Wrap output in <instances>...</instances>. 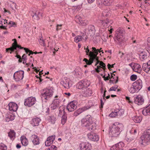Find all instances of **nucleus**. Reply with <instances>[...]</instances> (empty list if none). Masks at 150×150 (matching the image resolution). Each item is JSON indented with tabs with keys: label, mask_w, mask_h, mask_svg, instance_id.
I'll list each match as a JSON object with an SVG mask.
<instances>
[{
	"label": "nucleus",
	"mask_w": 150,
	"mask_h": 150,
	"mask_svg": "<svg viewBox=\"0 0 150 150\" xmlns=\"http://www.w3.org/2000/svg\"><path fill=\"white\" fill-rule=\"evenodd\" d=\"M123 125L117 122L114 123L110 128L109 134L110 136L112 137H117L122 131Z\"/></svg>",
	"instance_id": "nucleus-1"
},
{
	"label": "nucleus",
	"mask_w": 150,
	"mask_h": 150,
	"mask_svg": "<svg viewBox=\"0 0 150 150\" xmlns=\"http://www.w3.org/2000/svg\"><path fill=\"white\" fill-rule=\"evenodd\" d=\"M92 50L93 52L90 51L89 49H88V47L87 48H85L84 47V49H86V53L87 54H88V53L89 52V56L90 57V59L89 60L86 58H84L83 61H85L87 64L91 65L95 59L98 57L97 56L99 51V49H96L95 47H92Z\"/></svg>",
	"instance_id": "nucleus-2"
},
{
	"label": "nucleus",
	"mask_w": 150,
	"mask_h": 150,
	"mask_svg": "<svg viewBox=\"0 0 150 150\" xmlns=\"http://www.w3.org/2000/svg\"><path fill=\"white\" fill-rule=\"evenodd\" d=\"M141 141L139 142L141 146L144 147L150 141V127H148L144 132V134L141 137Z\"/></svg>",
	"instance_id": "nucleus-3"
},
{
	"label": "nucleus",
	"mask_w": 150,
	"mask_h": 150,
	"mask_svg": "<svg viewBox=\"0 0 150 150\" xmlns=\"http://www.w3.org/2000/svg\"><path fill=\"white\" fill-rule=\"evenodd\" d=\"M54 88L52 87H49L43 90L44 92L42 93V98L48 100L52 97L54 93Z\"/></svg>",
	"instance_id": "nucleus-4"
},
{
	"label": "nucleus",
	"mask_w": 150,
	"mask_h": 150,
	"mask_svg": "<svg viewBox=\"0 0 150 150\" xmlns=\"http://www.w3.org/2000/svg\"><path fill=\"white\" fill-rule=\"evenodd\" d=\"M123 32V29L120 28H118L116 31L115 37L114 39L115 41L117 43L121 44L123 40V36L121 35Z\"/></svg>",
	"instance_id": "nucleus-5"
},
{
	"label": "nucleus",
	"mask_w": 150,
	"mask_h": 150,
	"mask_svg": "<svg viewBox=\"0 0 150 150\" xmlns=\"http://www.w3.org/2000/svg\"><path fill=\"white\" fill-rule=\"evenodd\" d=\"M30 13L34 21L38 20L40 19V17L42 16V13L40 11L35 8L30 11Z\"/></svg>",
	"instance_id": "nucleus-6"
},
{
	"label": "nucleus",
	"mask_w": 150,
	"mask_h": 150,
	"mask_svg": "<svg viewBox=\"0 0 150 150\" xmlns=\"http://www.w3.org/2000/svg\"><path fill=\"white\" fill-rule=\"evenodd\" d=\"M92 119L90 115H88L81 120L82 125L87 127L92 122Z\"/></svg>",
	"instance_id": "nucleus-7"
},
{
	"label": "nucleus",
	"mask_w": 150,
	"mask_h": 150,
	"mask_svg": "<svg viewBox=\"0 0 150 150\" xmlns=\"http://www.w3.org/2000/svg\"><path fill=\"white\" fill-rule=\"evenodd\" d=\"M24 72L23 70L16 71L13 75V78L16 81L22 80L24 77Z\"/></svg>",
	"instance_id": "nucleus-8"
},
{
	"label": "nucleus",
	"mask_w": 150,
	"mask_h": 150,
	"mask_svg": "<svg viewBox=\"0 0 150 150\" xmlns=\"http://www.w3.org/2000/svg\"><path fill=\"white\" fill-rule=\"evenodd\" d=\"M129 65L132 68L134 71L139 74L142 73V69L139 64L133 62L129 64Z\"/></svg>",
	"instance_id": "nucleus-9"
},
{
	"label": "nucleus",
	"mask_w": 150,
	"mask_h": 150,
	"mask_svg": "<svg viewBox=\"0 0 150 150\" xmlns=\"http://www.w3.org/2000/svg\"><path fill=\"white\" fill-rule=\"evenodd\" d=\"M36 102L35 98L31 97L25 100L24 105H25L30 107L33 105Z\"/></svg>",
	"instance_id": "nucleus-10"
},
{
	"label": "nucleus",
	"mask_w": 150,
	"mask_h": 150,
	"mask_svg": "<svg viewBox=\"0 0 150 150\" xmlns=\"http://www.w3.org/2000/svg\"><path fill=\"white\" fill-rule=\"evenodd\" d=\"M124 144L123 142H120L117 144L113 145L110 148V150H123Z\"/></svg>",
	"instance_id": "nucleus-11"
},
{
	"label": "nucleus",
	"mask_w": 150,
	"mask_h": 150,
	"mask_svg": "<svg viewBox=\"0 0 150 150\" xmlns=\"http://www.w3.org/2000/svg\"><path fill=\"white\" fill-rule=\"evenodd\" d=\"M77 108L76 103L74 101L71 102L69 103L67 106V108L69 112L74 111Z\"/></svg>",
	"instance_id": "nucleus-12"
},
{
	"label": "nucleus",
	"mask_w": 150,
	"mask_h": 150,
	"mask_svg": "<svg viewBox=\"0 0 150 150\" xmlns=\"http://www.w3.org/2000/svg\"><path fill=\"white\" fill-rule=\"evenodd\" d=\"M81 93L83 96L87 97L91 96L93 92L91 89L86 87L82 89Z\"/></svg>",
	"instance_id": "nucleus-13"
},
{
	"label": "nucleus",
	"mask_w": 150,
	"mask_h": 150,
	"mask_svg": "<svg viewBox=\"0 0 150 150\" xmlns=\"http://www.w3.org/2000/svg\"><path fill=\"white\" fill-rule=\"evenodd\" d=\"M81 150H90L91 148L90 144L88 142H83L80 145Z\"/></svg>",
	"instance_id": "nucleus-14"
},
{
	"label": "nucleus",
	"mask_w": 150,
	"mask_h": 150,
	"mask_svg": "<svg viewBox=\"0 0 150 150\" xmlns=\"http://www.w3.org/2000/svg\"><path fill=\"white\" fill-rule=\"evenodd\" d=\"M124 114V111L123 110H116L114 112H112L109 115V116L110 117H114L116 116H121Z\"/></svg>",
	"instance_id": "nucleus-15"
},
{
	"label": "nucleus",
	"mask_w": 150,
	"mask_h": 150,
	"mask_svg": "<svg viewBox=\"0 0 150 150\" xmlns=\"http://www.w3.org/2000/svg\"><path fill=\"white\" fill-rule=\"evenodd\" d=\"M90 85L89 82L87 81H81L79 83L78 88L79 89H83L87 87Z\"/></svg>",
	"instance_id": "nucleus-16"
},
{
	"label": "nucleus",
	"mask_w": 150,
	"mask_h": 150,
	"mask_svg": "<svg viewBox=\"0 0 150 150\" xmlns=\"http://www.w3.org/2000/svg\"><path fill=\"white\" fill-rule=\"evenodd\" d=\"M70 80L69 79L65 78L61 81L60 83L64 88L69 89L71 86L70 85Z\"/></svg>",
	"instance_id": "nucleus-17"
},
{
	"label": "nucleus",
	"mask_w": 150,
	"mask_h": 150,
	"mask_svg": "<svg viewBox=\"0 0 150 150\" xmlns=\"http://www.w3.org/2000/svg\"><path fill=\"white\" fill-rule=\"evenodd\" d=\"M75 20L77 22L79 23L82 25L85 26L88 23V21L82 19L79 16H76L75 17Z\"/></svg>",
	"instance_id": "nucleus-18"
},
{
	"label": "nucleus",
	"mask_w": 150,
	"mask_h": 150,
	"mask_svg": "<svg viewBox=\"0 0 150 150\" xmlns=\"http://www.w3.org/2000/svg\"><path fill=\"white\" fill-rule=\"evenodd\" d=\"M142 81L140 79L137 80L136 81L133 83L132 84L134 85L137 91H139L142 87Z\"/></svg>",
	"instance_id": "nucleus-19"
},
{
	"label": "nucleus",
	"mask_w": 150,
	"mask_h": 150,
	"mask_svg": "<svg viewBox=\"0 0 150 150\" xmlns=\"http://www.w3.org/2000/svg\"><path fill=\"white\" fill-rule=\"evenodd\" d=\"M144 101V99L141 95L137 96L134 98V102L138 105H142Z\"/></svg>",
	"instance_id": "nucleus-20"
},
{
	"label": "nucleus",
	"mask_w": 150,
	"mask_h": 150,
	"mask_svg": "<svg viewBox=\"0 0 150 150\" xmlns=\"http://www.w3.org/2000/svg\"><path fill=\"white\" fill-rule=\"evenodd\" d=\"M9 110L10 111L15 112L18 109L17 104L13 102H10L8 105Z\"/></svg>",
	"instance_id": "nucleus-21"
},
{
	"label": "nucleus",
	"mask_w": 150,
	"mask_h": 150,
	"mask_svg": "<svg viewBox=\"0 0 150 150\" xmlns=\"http://www.w3.org/2000/svg\"><path fill=\"white\" fill-rule=\"evenodd\" d=\"M88 138L93 141L97 142L99 139V137L96 134L92 133L88 134Z\"/></svg>",
	"instance_id": "nucleus-22"
},
{
	"label": "nucleus",
	"mask_w": 150,
	"mask_h": 150,
	"mask_svg": "<svg viewBox=\"0 0 150 150\" xmlns=\"http://www.w3.org/2000/svg\"><path fill=\"white\" fill-rule=\"evenodd\" d=\"M60 102V100L59 99H55L53 100L52 103L51 105V110H54L58 107L59 106V104Z\"/></svg>",
	"instance_id": "nucleus-23"
},
{
	"label": "nucleus",
	"mask_w": 150,
	"mask_h": 150,
	"mask_svg": "<svg viewBox=\"0 0 150 150\" xmlns=\"http://www.w3.org/2000/svg\"><path fill=\"white\" fill-rule=\"evenodd\" d=\"M34 145H38L40 144V140L38 136L35 134L32 135L30 138Z\"/></svg>",
	"instance_id": "nucleus-24"
},
{
	"label": "nucleus",
	"mask_w": 150,
	"mask_h": 150,
	"mask_svg": "<svg viewBox=\"0 0 150 150\" xmlns=\"http://www.w3.org/2000/svg\"><path fill=\"white\" fill-rule=\"evenodd\" d=\"M41 120V119L39 118H34L30 121V124L33 127L37 126L39 125Z\"/></svg>",
	"instance_id": "nucleus-25"
},
{
	"label": "nucleus",
	"mask_w": 150,
	"mask_h": 150,
	"mask_svg": "<svg viewBox=\"0 0 150 150\" xmlns=\"http://www.w3.org/2000/svg\"><path fill=\"white\" fill-rule=\"evenodd\" d=\"M137 138V136L134 135L130 133L129 134L127 135L126 140L129 142H132L134 141Z\"/></svg>",
	"instance_id": "nucleus-26"
},
{
	"label": "nucleus",
	"mask_w": 150,
	"mask_h": 150,
	"mask_svg": "<svg viewBox=\"0 0 150 150\" xmlns=\"http://www.w3.org/2000/svg\"><path fill=\"white\" fill-rule=\"evenodd\" d=\"M142 113L145 116L150 115V104L144 108L142 110Z\"/></svg>",
	"instance_id": "nucleus-27"
},
{
	"label": "nucleus",
	"mask_w": 150,
	"mask_h": 150,
	"mask_svg": "<svg viewBox=\"0 0 150 150\" xmlns=\"http://www.w3.org/2000/svg\"><path fill=\"white\" fill-rule=\"evenodd\" d=\"M90 108V107H88V108H87V107H84L82 108H79L74 112V115L75 116H76L83 111L89 109Z\"/></svg>",
	"instance_id": "nucleus-28"
},
{
	"label": "nucleus",
	"mask_w": 150,
	"mask_h": 150,
	"mask_svg": "<svg viewBox=\"0 0 150 150\" xmlns=\"http://www.w3.org/2000/svg\"><path fill=\"white\" fill-rule=\"evenodd\" d=\"M21 141L22 144L25 146H27L28 144L27 139L24 136H22L21 138Z\"/></svg>",
	"instance_id": "nucleus-29"
},
{
	"label": "nucleus",
	"mask_w": 150,
	"mask_h": 150,
	"mask_svg": "<svg viewBox=\"0 0 150 150\" xmlns=\"http://www.w3.org/2000/svg\"><path fill=\"white\" fill-rule=\"evenodd\" d=\"M8 136L10 139L12 140H13L15 138L16 133L13 130H11L10 131L8 132Z\"/></svg>",
	"instance_id": "nucleus-30"
},
{
	"label": "nucleus",
	"mask_w": 150,
	"mask_h": 150,
	"mask_svg": "<svg viewBox=\"0 0 150 150\" xmlns=\"http://www.w3.org/2000/svg\"><path fill=\"white\" fill-rule=\"evenodd\" d=\"M89 33L91 34L90 35H94L95 33V29L94 26L93 25H90L88 27Z\"/></svg>",
	"instance_id": "nucleus-31"
},
{
	"label": "nucleus",
	"mask_w": 150,
	"mask_h": 150,
	"mask_svg": "<svg viewBox=\"0 0 150 150\" xmlns=\"http://www.w3.org/2000/svg\"><path fill=\"white\" fill-rule=\"evenodd\" d=\"M132 120L136 123H140L142 121V117L141 116H135L132 117Z\"/></svg>",
	"instance_id": "nucleus-32"
},
{
	"label": "nucleus",
	"mask_w": 150,
	"mask_h": 150,
	"mask_svg": "<svg viewBox=\"0 0 150 150\" xmlns=\"http://www.w3.org/2000/svg\"><path fill=\"white\" fill-rule=\"evenodd\" d=\"M142 67L143 70L146 73H148L150 70V68L149 67L147 63H143L142 64Z\"/></svg>",
	"instance_id": "nucleus-33"
},
{
	"label": "nucleus",
	"mask_w": 150,
	"mask_h": 150,
	"mask_svg": "<svg viewBox=\"0 0 150 150\" xmlns=\"http://www.w3.org/2000/svg\"><path fill=\"white\" fill-rule=\"evenodd\" d=\"M128 87H129V91L131 93H133L136 92H137L138 91H137V89L134 87L133 84L130 85L129 86V85Z\"/></svg>",
	"instance_id": "nucleus-34"
},
{
	"label": "nucleus",
	"mask_w": 150,
	"mask_h": 150,
	"mask_svg": "<svg viewBox=\"0 0 150 150\" xmlns=\"http://www.w3.org/2000/svg\"><path fill=\"white\" fill-rule=\"evenodd\" d=\"M88 129L90 130H93L96 129L95 125L93 122L87 127Z\"/></svg>",
	"instance_id": "nucleus-35"
},
{
	"label": "nucleus",
	"mask_w": 150,
	"mask_h": 150,
	"mask_svg": "<svg viewBox=\"0 0 150 150\" xmlns=\"http://www.w3.org/2000/svg\"><path fill=\"white\" fill-rule=\"evenodd\" d=\"M114 0H104L103 4L106 6H109L111 5V4Z\"/></svg>",
	"instance_id": "nucleus-36"
},
{
	"label": "nucleus",
	"mask_w": 150,
	"mask_h": 150,
	"mask_svg": "<svg viewBox=\"0 0 150 150\" xmlns=\"http://www.w3.org/2000/svg\"><path fill=\"white\" fill-rule=\"evenodd\" d=\"M139 57L140 58H142V60L146 59L147 57V54L144 52H142L140 54Z\"/></svg>",
	"instance_id": "nucleus-37"
},
{
	"label": "nucleus",
	"mask_w": 150,
	"mask_h": 150,
	"mask_svg": "<svg viewBox=\"0 0 150 150\" xmlns=\"http://www.w3.org/2000/svg\"><path fill=\"white\" fill-rule=\"evenodd\" d=\"M14 45V43H12V47H11L8 48H6V52H8V51L10 50L11 51L13 52L15 50H16V48Z\"/></svg>",
	"instance_id": "nucleus-38"
},
{
	"label": "nucleus",
	"mask_w": 150,
	"mask_h": 150,
	"mask_svg": "<svg viewBox=\"0 0 150 150\" xmlns=\"http://www.w3.org/2000/svg\"><path fill=\"white\" fill-rule=\"evenodd\" d=\"M67 119V117L66 115H64L62 117V119L61 120V123L63 125L66 123Z\"/></svg>",
	"instance_id": "nucleus-39"
},
{
	"label": "nucleus",
	"mask_w": 150,
	"mask_h": 150,
	"mask_svg": "<svg viewBox=\"0 0 150 150\" xmlns=\"http://www.w3.org/2000/svg\"><path fill=\"white\" fill-rule=\"evenodd\" d=\"M137 126H136L135 127H133L130 131V133L134 134V136L135 135V134L137 133Z\"/></svg>",
	"instance_id": "nucleus-40"
},
{
	"label": "nucleus",
	"mask_w": 150,
	"mask_h": 150,
	"mask_svg": "<svg viewBox=\"0 0 150 150\" xmlns=\"http://www.w3.org/2000/svg\"><path fill=\"white\" fill-rule=\"evenodd\" d=\"M55 139V137L54 136H51L49 137L47 139V140L49 142H50L52 144L53 143V142L54 141Z\"/></svg>",
	"instance_id": "nucleus-41"
},
{
	"label": "nucleus",
	"mask_w": 150,
	"mask_h": 150,
	"mask_svg": "<svg viewBox=\"0 0 150 150\" xmlns=\"http://www.w3.org/2000/svg\"><path fill=\"white\" fill-rule=\"evenodd\" d=\"M14 119V117L13 115H9L6 117V120L7 121H9L10 120H13Z\"/></svg>",
	"instance_id": "nucleus-42"
},
{
	"label": "nucleus",
	"mask_w": 150,
	"mask_h": 150,
	"mask_svg": "<svg viewBox=\"0 0 150 150\" xmlns=\"http://www.w3.org/2000/svg\"><path fill=\"white\" fill-rule=\"evenodd\" d=\"M145 43L148 49L150 50V37L147 38Z\"/></svg>",
	"instance_id": "nucleus-43"
},
{
	"label": "nucleus",
	"mask_w": 150,
	"mask_h": 150,
	"mask_svg": "<svg viewBox=\"0 0 150 150\" xmlns=\"http://www.w3.org/2000/svg\"><path fill=\"white\" fill-rule=\"evenodd\" d=\"M49 120L52 123L54 124L56 121V118L54 116H51L50 117Z\"/></svg>",
	"instance_id": "nucleus-44"
},
{
	"label": "nucleus",
	"mask_w": 150,
	"mask_h": 150,
	"mask_svg": "<svg viewBox=\"0 0 150 150\" xmlns=\"http://www.w3.org/2000/svg\"><path fill=\"white\" fill-rule=\"evenodd\" d=\"M0 150H7V146L3 143L0 144Z\"/></svg>",
	"instance_id": "nucleus-45"
},
{
	"label": "nucleus",
	"mask_w": 150,
	"mask_h": 150,
	"mask_svg": "<svg viewBox=\"0 0 150 150\" xmlns=\"http://www.w3.org/2000/svg\"><path fill=\"white\" fill-rule=\"evenodd\" d=\"M81 40H82L81 36L80 35L78 36L75 38L74 41L76 42H78Z\"/></svg>",
	"instance_id": "nucleus-46"
},
{
	"label": "nucleus",
	"mask_w": 150,
	"mask_h": 150,
	"mask_svg": "<svg viewBox=\"0 0 150 150\" xmlns=\"http://www.w3.org/2000/svg\"><path fill=\"white\" fill-rule=\"evenodd\" d=\"M40 44L43 46H45V41L42 39V37L40 38L39 40Z\"/></svg>",
	"instance_id": "nucleus-47"
},
{
	"label": "nucleus",
	"mask_w": 150,
	"mask_h": 150,
	"mask_svg": "<svg viewBox=\"0 0 150 150\" xmlns=\"http://www.w3.org/2000/svg\"><path fill=\"white\" fill-rule=\"evenodd\" d=\"M65 109V108L63 106H60L59 108V113L61 114L62 113V112H63L64 113V110Z\"/></svg>",
	"instance_id": "nucleus-48"
},
{
	"label": "nucleus",
	"mask_w": 150,
	"mask_h": 150,
	"mask_svg": "<svg viewBox=\"0 0 150 150\" xmlns=\"http://www.w3.org/2000/svg\"><path fill=\"white\" fill-rule=\"evenodd\" d=\"M137 78V76L136 75L132 74V75L130 77L131 80L132 81H134Z\"/></svg>",
	"instance_id": "nucleus-49"
},
{
	"label": "nucleus",
	"mask_w": 150,
	"mask_h": 150,
	"mask_svg": "<svg viewBox=\"0 0 150 150\" xmlns=\"http://www.w3.org/2000/svg\"><path fill=\"white\" fill-rule=\"evenodd\" d=\"M108 35L106 33H103V34L101 36V38L102 39H106L108 38Z\"/></svg>",
	"instance_id": "nucleus-50"
},
{
	"label": "nucleus",
	"mask_w": 150,
	"mask_h": 150,
	"mask_svg": "<svg viewBox=\"0 0 150 150\" xmlns=\"http://www.w3.org/2000/svg\"><path fill=\"white\" fill-rule=\"evenodd\" d=\"M99 64L100 66H101V67L103 68L104 70L105 71V69H106L105 64L103 62L100 61Z\"/></svg>",
	"instance_id": "nucleus-51"
},
{
	"label": "nucleus",
	"mask_w": 150,
	"mask_h": 150,
	"mask_svg": "<svg viewBox=\"0 0 150 150\" xmlns=\"http://www.w3.org/2000/svg\"><path fill=\"white\" fill-rule=\"evenodd\" d=\"M101 67L100 66H98L97 68H96V71L98 73H99L100 71H102V69Z\"/></svg>",
	"instance_id": "nucleus-52"
},
{
	"label": "nucleus",
	"mask_w": 150,
	"mask_h": 150,
	"mask_svg": "<svg viewBox=\"0 0 150 150\" xmlns=\"http://www.w3.org/2000/svg\"><path fill=\"white\" fill-rule=\"evenodd\" d=\"M81 36V39L82 40H86L87 38V37L86 34L83 33L82 35Z\"/></svg>",
	"instance_id": "nucleus-53"
},
{
	"label": "nucleus",
	"mask_w": 150,
	"mask_h": 150,
	"mask_svg": "<svg viewBox=\"0 0 150 150\" xmlns=\"http://www.w3.org/2000/svg\"><path fill=\"white\" fill-rule=\"evenodd\" d=\"M8 24L10 25L11 26H13L15 27L16 26V25L15 23L13 22L12 21H10L9 23Z\"/></svg>",
	"instance_id": "nucleus-54"
},
{
	"label": "nucleus",
	"mask_w": 150,
	"mask_h": 150,
	"mask_svg": "<svg viewBox=\"0 0 150 150\" xmlns=\"http://www.w3.org/2000/svg\"><path fill=\"white\" fill-rule=\"evenodd\" d=\"M62 25H57L56 26V30L58 31L59 30L61 29Z\"/></svg>",
	"instance_id": "nucleus-55"
},
{
	"label": "nucleus",
	"mask_w": 150,
	"mask_h": 150,
	"mask_svg": "<svg viewBox=\"0 0 150 150\" xmlns=\"http://www.w3.org/2000/svg\"><path fill=\"white\" fill-rule=\"evenodd\" d=\"M22 59L23 60V61H25L27 60V56L25 54H24L23 55L22 57Z\"/></svg>",
	"instance_id": "nucleus-56"
},
{
	"label": "nucleus",
	"mask_w": 150,
	"mask_h": 150,
	"mask_svg": "<svg viewBox=\"0 0 150 150\" xmlns=\"http://www.w3.org/2000/svg\"><path fill=\"white\" fill-rule=\"evenodd\" d=\"M23 49L25 50V52L27 54H28V53L30 52V53H32V51L30 50L27 48H24Z\"/></svg>",
	"instance_id": "nucleus-57"
},
{
	"label": "nucleus",
	"mask_w": 150,
	"mask_h": 150,
	"mask_svg": "<svg viewBox=\"0 0 150 150\" xmlns=\"http://www.w3.org/2000/svg\"><path fill=\"white\" fill-rule=\"evenodd\" d=\"M14 46H15L16 48L17 47L19 48L20 49H23V48H24L23 47H21V46L18 45L17 43V44H14Z\"/></svg>",
	"instance_id": "nucleus-58"
},
{
	"label": "nucleus",
	"mask_w": 150,
	"mask_h": 150,
	"mask_svg": "<svg viewBox=\"0 0 150 150\" xmlns=\"http://www.w3.org/2000/svg\"><path fill=\"white\" fill-rule=\"evenodd\" d=\"M45 145L46 146H50L51 144H52L50 142H49L47 140L45 142Z\"/></svg>",
	"instance_id": "nucleus-59"
},
{
	"label": "nucleus",
	"mask_w": 150,
	"mask_h": 150,
	"mask_svg": "<svg viewBox=\"0 0 150 150\" xmlns=\"http://www.w3.org/2000/svg\"><path fill=\"white\" fill-rule=\"evenodd\" d=\"M115 64H112V65H110L109 64H108V69L110 70H111V68H113L114 67V65Z\"/></svg>",
	"instance_id": "nucleus-60"
},
{
	"label": "nucleus",
	"mask_w": 150,
	"mask_h": 150,
	"mask_svg": "<svg viewBox=\"0 0 150 150\" xmlns=\"http://www.w3.org/2000/svg\"><path fill=\"white\" fill-rule=\"evenodd\" d=\"M116 77L117 78V79L118 78L117 76H116ZM118 80L117 79L116 80V81L115 82H114V80L110 79V83H117L118 82Z\"/></svg>",
	"instance_id": "nucleus-61"
},
{
	"label": "nucleus",
	"mask_w": 150,
	"mask_h": 150,
	"mask_svg": "<svg viewBox=\"0 0 150 150\" xmlns=\"http://www.w3.org/2000/svg\"><path fill=\"white\" fill-rule=\"evenodd\" d=\"M97 61L96 63V64L95 65V66H96L98 63H99L100 62V61L99 60V57H96V58L95 59V60L94 61Z\"/></svg>",
	"instance_id": "nucleus-62"
},
{
	"label": "nucleus",
	"mask_w": 150,
	"mask_h": 150,
	"mask_svg": "<svg viewBox=\"0 0 150 150\" xmlns=\"http://www.w3.org/2000/svg\"><path fill=\"white\" fill-rule=\"evenodd\" d=\"M104 101V100H103V99H101L100 100V104H101V107L102 108L103 106V105H104V103L103 102V101Z\"/></svg>",
	"instance_id": "nucleus-63"
},
{
	"label": "nucleus",
	"mask_w": 150,
	"mask_h": 150,
	"mask_svg": "<svg viewBox=\"0 0 150 150\" xmlns=\"http://www.w3.org/2000/svg\"><path fill=\"white\" fill-rule=\"evenodd\" d=\"M116 89H115V88L114 87V86H112L111 87L110 89H109V91H116Z\"/></svg>",
	"instance_id": "nucleus-64"
}]
</instances>
